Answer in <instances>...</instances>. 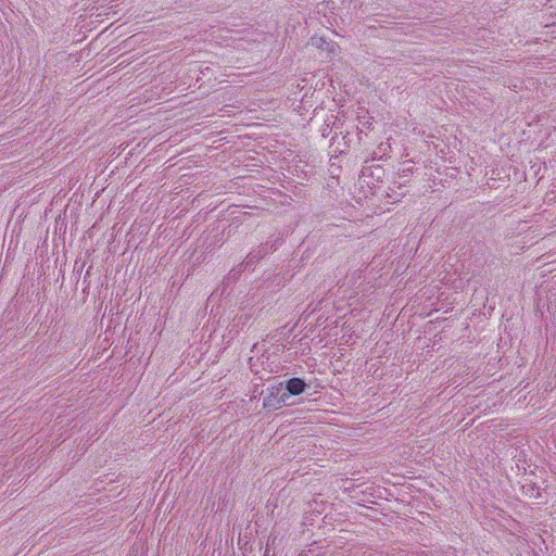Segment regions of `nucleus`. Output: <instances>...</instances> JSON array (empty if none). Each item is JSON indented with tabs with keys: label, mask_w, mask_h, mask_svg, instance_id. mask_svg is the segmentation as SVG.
Returning a JSON list of instances; mask_svg holds the SVG:
<instances>
[{
	"label": "nucleus",
	"mask_w": 556,
	"mask_h": 556,
	"mask_svg": "<svg viewBox=\"0 0 556 556\" xmlns=\"http://www.w3.org/2000/svg\"><path fill=\"white\" fill-rule=\"evenodd\" d=\"M267 253V248L266 245L265 247H262L258 249V251H254V252H251L248 257H247V262H245V265L247 266H250L251 264L257 262L260 258L263 257L264 254Z\"/></svg>",
	"instance_id": "nucleus-3"
},
{
	"label": "nucleus",
	"mask_w": 556,
	"mask_h": 556,
	"mask_svg": "<svg viewBox=\"0 0 556 556\" xmlns=\"http://www.w3.org/2000/svg\"><path fill=\"white\" fill-rule=\"evenodd\" d=\"M311 43L318 49L327 50L329 53H334L336 50L338 49V46L334 42L327 41L323 37H312Z\"/></svg>",
	"instance_id": "nucleus-2"
},
{
	"label": "nucleus",
	"mask_w": 556,
	"mask_h": 556,
	"mask_svg": "<svg viewBox=\"0 0 556 556\" xmlns=\"http://www.w3.org/2000/svg\"><path fill=\"white\" fill-rule=\"evenodd\" d=\"M282 383L273 388L270 394L264 400V407L278 408L289 399L290 395H299L304 392L306 383L301 378H291L286 381V391L281 392Z\"/></svg>",
	"instance_id": "nucleus-1"
}]
</instances>
